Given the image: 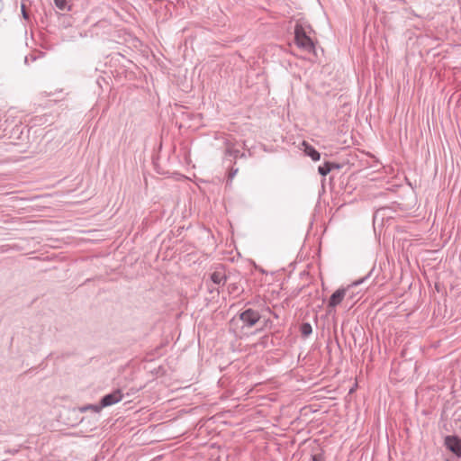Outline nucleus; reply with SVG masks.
Returning a JSON list of instances; mask_svg holds the SVG:
<instances>
[{
  "instance_id": "obj_7",
  "label": "nucleus",
  "mask_w": 461,
  "mask_h": 461,
  "mask_svg": "<svg viewBox=\"0 0 461 461\" xmlns=\"http://www.w3.org/2000/svg\"><path fill=\"white\" fill-rule=\"evenodd\" d=\"M212 281L216 285L224 284L226 276L222 271H215L211 276Z\"/></svg>"
},
{
  "instance_id": "obj_5",
  "label": "nucleus",
  "mask_w": 461,
  "mask_h": 461,
  "mask_svg": "<svg viewBox=\"0 0 461 461\" xmlns=\"http://www.w3.org/2000/svg\"><path fill=\"white\" fill-rule=\"evenodd\" d=\"M122 399V394L120 391L113 392L110 394L105 395L102 400L103 406H110Z\"/></svg>"
},
{
  "instance_id": "obj_8",
  "label": "nucleus",
  "mask_w": 461,
  "mask_h": 461,
  "mask_svg": "<svg viewBox=\"0 0 461 461\" xmlns=\"http://www.w3.org/2000/svg\"><path fill=\"white\" fill-rule=\"evenodd\" d=\"M330 165L329 163L324 164L323 166L319 167L318 171L321 176H326L330 172Z\"/></svg>"
},
{
  "instance_id": "obj_11",
  "label": "nucleus",
  "mask_w": 461,
  "mask_h": 461,
  "mask_svg": "<svg viewBox=\"0 0 461 461\" xmlns=\"http://www.w3.org/2000/svg\"><path fill=\"white\" fill-rule=\"evenodd\" d=\"M22 14H23V16L24 19H28V14L27 12L25 11V6L24 5H22Z\"/></svg>"
},
{
  "instance_id": "obj_2",
  "label": "nucleus",
  "mask_w": 461,
  "mask_h": 461,
  "mask_svg": "<svg viewBox=\"0 0 461 461\" xmlns=\"http://www.w3.org/2000/svg\"><path fill=\"white\" fill-rule=\"evenodd\" d=\"M260 319V315L258 312L249 309L240 315V320L243 325L250 328L253 327Z\"/></svg>"
},
{
  "instance_id": "obj_10",
  "label": "nucleus",
  "mask_w": 461,
  "mask_h": 461,
  "mask_svg": "<svg viewBox=\"0 0 461 461\" xmlns=\"http://www.w3.org/2000/svg\"><path fill=\"white\" fill-rule=\"evenodd\" d=\"M302 333L304 336H308L312 333V326L309 323H304L301 328Z\"/></svg>"
},
{
  "instance_id": "obj_1",
  "label": "nucleus",
  "mask_w": 461,
  "mask_h": 461,
  "mask_svg": "<svg viewBox=\"0 0 461 461\" xmlns=\"http://www.w3.org/2000/svg\"><path fill=\"white\" fill-rule=\"evenodd\" d=\"M296 45L306 52L314 51V44L312 39L306 34L303 27L296 24L294 29Z\"/></svg>"
},
{
  "instance_id": "obj_12",
  "label": "nucleus",
  "mask_w": 461,
  "mask_h": 461,
  "mask_svg": "<svg viewBox=\"0 0 461 461\" xmlns=\"http://www.w3.org/2000/svg\"><path fill=\"white\" fill-rule=\"evenodd\" d=\"M91 409L97 411V407H91Z\"/></svg>"
},
{
  "instance_id": "obj_6",
  "label": "nucleus",
  "mask_w": 461,
  "mask_h": 461,
  "mask_svg": "<svg viewBox=\"0 0 461 461\" xmlns=\"http://www.w3.org/2000/svg\"><path fill=\"white\" fill-rule=\"evenodd\" d=\"M303 146L304 147V152L307 156L311 157L313 161H318L321 158L320 153L306 141L303 142Z\"/></svg>"
},
{
  "instance_id": "obj_9",
  "label": "nucleus",
  "mask_w": 461,
  "mask_h": 461,
  "mask_svg": "<svg viewBox=\"0 0 461 461\" xmlns=\"http://www.w3.org/2000/svg\"><path fill=\"white\" fill-rule=\"evenodd\" d=\"M55 5L61 11L67 9V0H54Z\"/></svg>"
},
{
  "instance_id": "obj_3",
  "label": "nucleus",
  "mask_w": 461,
  "mask_h": 461,
  "mask_svg": "<svg viewBox=\"0 0 461 461\" xmlns=\"http://www.w3.org/2000/svg\"><path fill=\"white\" fill-rule=\"evenodd\" d=\"M446 447L457 456H461V440L455 436H447L445 438Z\"/></svg>"
},
{
  "instance_id": "obj_4",
  "label": "nucleus",
  "mask_w": 461,
  "mask_h": 461,
  "mask_svg": "<svg viewBox=\"0 0 461 461\" xmlns=\"http://www.w3.org/2000/svg\"><path fill=\"white\" fill-rule=\"evenodd\" d=\"M346 292L347 290L345 288H340L335 291L329 300L328 307L335 308L336 306L340 304L343 299L345 298Z\"/></svg>"
}]
</instances>
